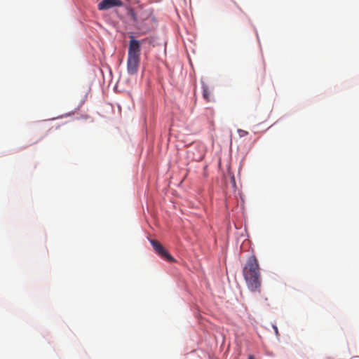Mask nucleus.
I'll list each match as a JSON object with an SVG mask.
<instances>
[{
	"mask_svg": "<svg viewBox=\"0 0 359 359\" xmlns=\"http://www.w3.org/2000/svg\"><path fill=\"white\" fill-rule=\"evenodd\" d=\"M273 330L275 331V333H276V336H278L279 335V332H278V327L276 325H273Z\"/></svg>",
	"mask_w": 359,
	"mask_h": 359,
	"instance_id": "9",
	"label": "nucleus"
},
{
	"mask_svg": "<svg viewBox=\"0 0 359 359\" xmlns=\"http://www.w3.org/2000/svg\"><path fill=\"white\" fill-rule=\"evenodd\" d=\"M140 57L128 56L127 71L129 74H135L139 69Z\"/></svg>",
	"mask_w": 359,
	"mask_h": 359,
	"instance_id": "5",
	"label": "nucleus"
},
{
	"mask_svg": "<svg viewBox=\"0 0 359 359\" xmlns=\"http://www.w3.org/2000/svg\"><path fill=\"white\" fill-rule=\"evenodd\" d=\"M202 90H203V98L208 101H210V90L207 85L203 84L202 86Z\"/></svg>",
	"mask_w": 359,
	"mask_h": 359,
	"instance_id": "7",
	"label": "nucleus"
},
{
	"mask_svg": "<svg viewBox=\"0 0 359 359\" xmlns=\"http://www.w3.org/2000/svg\"><path fill=\"white\" fill-rule=\"evenodd\" d=\"M140 54L141 43L131 35L128 46V56L140 57Z\"/></svg>",
	"mask_w": 359,
	"mask_h": 359,
	"instance_id": "3",
	"label": "nucleus"
},
{
	"mask_svg": "<svg viewBox=\"0 0 359 359\" xmlns=\"http://www.w3.org/2000/svg\"><path fill=\"white\" fill-rule=\"evenodd\" d=\"M237 133L240 137H243L248 135V132L242 129H238Z\"/></svg>",
	"mask_w": 359,
	"mask_h": 359,
	"instance_id": "8",
	"label": "nucleus"
},
{
	"mask_svg": "<svg viewBox=\"0 0 359 359\" xmlns=\"http://www.w3.org/2000/svg\"><path fill=\"white\" fill-rule=\"evenodd\" d=\"M248 359H255L254 356L252 355H250L248 358Z\"/></svg>",
	"mask_w": 359,
	"mask_h": 359,
	"instance_id": "10",
	"label": "nucleus"
},
{
	"mask_svg": "<svg viewBox=\"0 0 359 359\" xmlns=\"http://www.w3.org/2000/svg\"><path fill=\"white\" fill-rule=\"evenodd\" d=\"M150 243L155 252L162 258L168 262H174V258L158 241L151 239L150 240Z\"/></svg>",
	"mask_w": 359,
	"mask_h": 359,
	"instance_id": "2",
	"label": "nucleus"
},
{
	"mask_svg": "<svg viewBox=\"0 0 359 359\" xmlns=\"http://www.w3.org/2000/svg\"><path fill=\"white\" fill-rule=\"evenodd\" d=\"M124 3L121 0H102L97 5L100 11H107L116 7H122Z\"/></svg>",
	"mask_w": 359,
	"mask_h": 359,
	"instance_id": "4",
	"label": "nucleus"
},
{
	"mask_svg": "<svg viewBox=\"0 0 359 359\" xmlns=\"http://www.w3.org/2000/svg\"><path fill=\"white\" fill-rule=\"evenodd\" d=\"M243 273L248 289L252 292L258 290L262 284L260 269L255 256H250L243 269Z\"/></svg>",
	"mask_w": 359,
	"mask_h": 359,
	"instance_id": "1",
	"label": "nucleus"
},
{
	"mask_svg": "<svg viewBox=\"0 0 359 359\" xmlns=\"http://www.w3.org/2000/svg\"><path fill=\"white\" fill-rule=\"evenodd\" d=\"M127 11V14L129 15L130 20L138 21L140 20H146V18H138L137 13L131 8L128 7Z\"/></svg>",
	"mask_w": 359,
	"mask_h": 359,
	"instance_id": "6",
	"label": "nucleus"
}]
</instances>
